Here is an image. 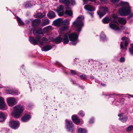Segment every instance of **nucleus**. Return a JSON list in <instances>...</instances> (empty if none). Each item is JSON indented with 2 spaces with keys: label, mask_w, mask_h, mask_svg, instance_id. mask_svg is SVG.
I'll use <instances>...</instances> for the list:
<instances>
[{
  "label": "nucleus",
  "mask_w": 133,
  "mask_h": 133,
  "mask_svg": "<svg viewBox=\"0 0 133 133\" xmlns=\"http://www.w3.org/2000/svg\"><path fill=\"white\" fill-rule=\"evenodd\" d=\"M117 6H123V7L120 8L119 9V13L121 16H127L130 14L128 17L130 18L133 17V13L131 12V9L128 2L121 1Z\"/></svg>",
  "instance_id": "1"
},
{
  "label": "nucleus",
  "mask_w": 133,
  "mask_h": 133,
  "mask_svg": "<svg viewBox=\"0 0 133 133\" xmlns=\"http://www.w3.org/2000/svg\"><path fill=\"white\" fill-rule=\"evenodd\" d=\"M84 17L81 16L78 17L76 20L73 23L72 26L75 28L78 32H80L84 25Z\"/></svg>",
  "instance_id": "2"
},
{
  "label": "nucleus",
  "mask_w": 133,
  "mask_h": 133,
  "mask_svg": "<svg viewBox=\"0 0 133 133\" xmlns=\"http://www.w3.org/2000/svg\"><path fill=\"white\" fill-rule=\"evenodd\" d=\"M41 38V36L38 35L36 37L35 39L31 37H29V40L33 45H35L39 44L40 45H42L44 44L43 42H46L48 41V39L45 37H42L40 40V39Z\"/></svg>",
  "instance_id": "3"
},
{
  "label": "nucleus",
  "mask_w": 133,
  "mask_h": 133,
  "mask_svg": "<svg viewBox=\"0 0 133 133\" xmlns=\"http://www.w3.org/2000/svg\"><path fill=\"white\" fill-rule=\"evenodd\" d=\"M24 108L20 105H17L14 107V110L11 113L12 116L16 118H18L22 114Z\"/></svg>",
  "instance_id": "4"
},
{
  "label": "nucleus",
  "mask_w": 133,
  "mask_h": 133,
  "mask_svg": "<svg viewBox=\"0 0 133 133\" xmlns=\"http://www.w3.org/2000/svg\"><path fill=\"white\" fill-rule=\"evenodd\" d=\"M78 35L75 33L69 34V38L72 45H75L78 42Z\"/></svg>",
  "instance_id": "5"
},
{
  "label": "nucleus",
  "mask_w": 133,
  "mask_h": 133,
  "mask_svg": "<svg viewBox=\"0 0 133 133\" xmlns=\"http://www.w3.org/2000/svg\"><path fill=\"white\" fill-rule=\"evenodd\" d=\"M118 23L117 21L115 20H114L112 21L111 23L109 24V26L111 29L115 30H119L124 29V28H119L118 26Z\"/></svg>",
  "instance_id": "6"
},
{
  "label": "nucleus",
  "mask_w": 133,
  "mask_h": 133,
  "mask_svg": "<svg viewBox=\"0 0 133 133\" xmlns=\"http://www.w3.org/2000/svg\"><path fill=\"white\" fill-rule=\"evenodd\" d=\"M65 127L67 130L69 131H72L74 129V124L71 121L66 119Z\"/></svg>",
  "instance_id": "7"
},
{
  "label": "nucleus",
  "mask_w": 133,
  "mask_h": 133,
  "mask_svg": "<svg viewBox=\"0 0 133 133\" xmlns=\"http://www.w3.org/2000/svg\"><path fill=\"white\" fill-rule=\"evenodd\" d=\"M108 9L105 7H101L99 10L97 12V14L100 18L102 17L106 13L108 12Z\"/></svg>",
  "instance_id": "8"
},
{
  "label": "nucleus",
  "mask_w": 133,
  "mask_h": 133,
  "mask_svg": "<svg viewBox=\"0 0 133 133\" xmlns=\"http://www.w3.org/2000/svg\"><path fill=\"white\" fill-rule=\"evenodd\" d=\"M7 103L8 105L12 107L17 104V102L16 99L13 97H9L6 99Z\"/></svg>",
  "instance_id": "9"
},
{
  "label": "nucleus",
  "mask_w": 133,
  "mask_h": 133,
  "mask_svg": "<svg viewBox=\"0 0 133 133\" xmlns=\"http://www.w3.org/2000/svg\"><path fill=\"white\" fill-rule=\"evenodd\" d=\"M20 123L18 121H12L9 122V125L12 129H17L19 127Z\"/></svg>",
  "instance_id": "10"
},
{
  "label": "nucleus",
  "mask_w": 133,
  "mask_h": 133,
  "mask_svg": "<svg viewBox=\"0 0 133 133\" xmlns=\"http://www.w3.org/2000/svg\"><path fill=\"white\" fill-rule=\"evenodd\" d=\"M127 39V38L125 37H122L121 38L122 41L121 42L120 44L121 49H122L124 48L123 45H124V48L127 49L126 47L129 44Z\"/></svg>",
  "instance_id": "11"
},
{
  "label": "nucleus",
  "mask_w": 133,
  "mask_h": 133,
  "mask_svg": "<svg viewBox=\"0 0 133 133\" xmlns=\"http://www.w3.org/2000/svg\"><path fill=\"white\" fill-rule=\"evenodd\" d=\"M7 109V107L4 99L2 97L0 96V109L5 110Z\"/></svg>",
  "instance_id": "12"
},
{
  "label": "nucleus",
  "mask_w": 133,
  "mask_h": 133,
  "mask_svg": "<svg viewBox=\"0 0 133 133\" xmlns=\"http://www.w3.org/2000/svg\"><path fill=\"white\" fill-rule=\"evenodd\" d=\"M63 9V6L61 5L58 7L57 9L55 11L57 12L59 16H62L64 14Z\"/></svg>",
  "instance_id": "13"
},
{
  "label": "nucleus",
  "mask_w": 133,
  "mask_h": 133,
  "mask_svg": "<svg viewBox=\"0 0 133 133\" xmlns=\"http://www.w3.org/2000/svg\"><path fill=\"white\" fill-rule=\"evenodd\" d=\"M62 19L61 18H59L55 20L53 22L54 25L57 26H61L62 24Z\"/></svg>",
  "instance_id": "14"
},
{
  "label": "nucleus",
  "mask_w": 133,
  "mask_h": 133,
  "mask_svg": "<svg viewBox=\"0 0 133 133\" xmlns=\"http://www.w3.org/2000/svg\"><path fill=\"white\" fill-rule=\"evenodd\" d=\"M31 117L30 115L25 114L21 118V120L23 122H26L30 119Z\"/></svg>",
  "instance_id": "15"
},
{
  "label": "nucleus",
  "mask_w": 133,
  "mask_h": 133,
  "mask_svg": "<svg viewBox=\"0 0 133 133\" xmlns=\"http://www.w3.org/2000/svg\"><path fill=\"white\" fill-rule=\"evenodd\" d=\"M71 119L73 122L77 125L80 122V120L78 118L76 115H73L72 116Z\"/></svg>",
  "instance_id": "16"
},
{
  "label": "nucleus",
  "mask_w": 133,
  "mask_h": 133,
  "mask_svg": "<svg viewBox=\"0 0 133 133\" xmlns=\"http://www.w3.org/2000/svg\"><path fill=\"white\" fill-rule=\"evenodd\" d=\"M84 8L85 10L90 11H92L95 10V9L93 6L89 4L85 5Z\"/></svg>",
  "instance_id": "17"
},
{
  "label": "nucleus",
  "mask_w": 133,
  "mask_h": 133,
  "mask_svg": "<svg viewBox=\"0 0 133 133\" xmlns=\"http://www.w3.org/2000/svg\"><path fill=\"white\" fill-rule=\"evenodd\" d=\"M69 37V34L66 33L64 35L63 37V42L64 44H68L69 41L68 38Z\"/></svg>",
  "instance_id": "18"
},
{
  "label": "nucleus",
  "mask_w": 133,
  "mask_h": 133,
  "mask_svg": "<svg viewBox=\"0 0 133 133\" xmlns=\"http://www.w3.org/2000/svg\"><path fill=\"white\" fill-rule=\"evenodd\" d=\"M123 115V113H121L120 114H118V116L120 117L119 119L122 122H125L127 121L128 118L126 116H122Z\"/></svg>",
  "instance_id": "19"
},
{
  "label": "nucleus",
  "mask_w": 133,
  "mask_h": 133,
  "mask_svg": "<svg viewBox=\"0 0 133 133\" xmlns=\"http://www.w3.org/2000/svg\"><path fill=\"white\" fill-rule=\"evenodd\" d=\"M33 33L35 35L37 34H43V32H42L41 29H35L33 31Z\"/></svg>",
  "instance_id": "20"
},
{
  "label": "nucleus",
  "mask_w": 133,
  "mask_h": 133,
  "mask_svg": "<svg viewBox=\"0 0 133 133\" xmlns=\"http://www.w3.org/2000/svg\"><path fill=\"white\" fill-rule=\"evenodd\" d=\"M62 36L60 35L54 39V42L56 44H58L62 41Z\"/></svg>",
  "instance_id": "21"
},
{
  "label": "nucleus",
  "mask_w": 133,
  "mask_h": 133,
  "mask_svg": "<svg viewBox=\"0 0 133 133\" xmlns=\"http://www.w3.org/2000/svg\"><path fill=\"white\" fill-rule=\"evenodd\" d=\"M50 23L49 20L48 18H46L43 19L41 23V25L43 26L49 24Z\"/></svg>",
  "instance_id": "22"
},
{
  "label": "nucleus",
  "mask_w": 133,
  "mask_h": 133,
  "mask_svg": "<svg viewBox=\"0 0 133 133\" xmlns=\"http://www.w3.org/2000/svg\"><path fill=\"white\" fill-rule=\"evenodd\" d=\"M51 48V46L49 45H46L44 46L42 48V50L44 51H47Z\"/></svg>",
  "instance_id": "23"
},
{
  "label": "nucleus",
  "mask_w": 133,
  "mask_h": 133,
  "mask_svg": "<svg viewBox=\"0 0 133 133\" xmlns=\"http://www.w3.org/2000/svg\"><path fill=\"white\" fill-rule=\"evenodd\" d=\"M47 16L50 18H53L55 16V13L52 11H49L48 13Z\"/></svg>",
  "instance_id": "24"
},
{
  "label": "nucleus",
  "mask_w": 133,
  "mask_h": 133,
  "mask_svg": "<svg viewBox=\"0 0 133 133\" xmlns=\"http://www.w3.org/2000/svg\"><path fill=\"white\" fill-rule=\"evenodd\" d=\"M118 21L119 23L123 24H125L127 22L125 19L121 17L118 18Z\"/></svg>",
  "instance_id": "25"
},
{
  "label": "nucleus",
  "mask_w": 133,
  "mask_h": 133,
  "mask_svg": "<svg viewBox=\"0 0 133 133\" xmlns=\"http://www.w3.org/2000/svg\"><path fill=\"white\" fill-rule=\"evenodd\" d=\"M65 14L66 15L71 16L72 15V12L70 9H68L65 11Z\"/></svg>",
  "instance_id": "26"
},
{
  "label": "nucleus",
  "mask_w": 133,
  "mask_h": 133,
  "mask_svg": "<svg viewBox=\"0 0 133 133\" xmlns=\"http://www.w3.org/2000/svg\"><path fill=\"white\" fill-rule=\"evenodd\" d=\"M7 93L9 94H12L14 95H16L18 94H16V92L14 91L13 90L11 89L10 88H8L6 89Z\"/></svg>",
  "instance_id": "27"
},
{
  "label": "nucleus",
  "mask_w": 133,
  "mask_h": 133,
  "mask_svg": "<svg viewBox=\"0 0 133 133\" xmlns=\"http://www.w3.org/2000/svg\"><path fill=\"white\" fill-rule=\"evenodd\" d=\"M40 22L41 20L40 19H35L33 21L32 23L33 25H36Z\"/></svg>",
  "instance_id": "28"
},
{
  "label": "nucleus",
  "mask_w": 133,
  "mask_h": 133,
  "mask_svg": "<svg viewBox=\"0 0 133 133\" xmlns=\"http://www.w3.org/2000/svg\"><path fill=\"white\" fill-rule=\"evenodd\" d=\"M52 27L51 26L49 25L44 28L43 29L44 31L45 32H47L49 30H52Z\"/></svg>",
  "instance_id": "29"
},
{
  "label": "nucleus",
  "mask_w": 133,
  "mask_h": 133,
  "mask_svg": "<svg viewBox=\"0 0 133 133\" xmlns=\"http://www.w3.org/2000/svg\"><path fill=\"white\" fill-rule=\"evenodd\" d=\"M60 2L64 3L68 5L69 4V0H59Z\"/></svg>",
  "instance_id": "30"
},
{
  "label": "nucleus",
  "mask_w": 133,
  "mask_h": 133,
  "mask_svg": "<svg viewBox=\"0 0 133 133\" xmlns=\"http://www.w3.org/2000/svg\"><path fill=\"white\" fill-rule=\"evenodd\" d=\"M110 20V19L109 17H106L103 19L102 21L104 23H107L109 22Z\"/></svg>",
  "instance_id": "31"
},
{
  "label": "nucleus",
  "mask_w": 133,
  "mask_h": 133,
  "mask_svg": "<svg viewBox=\"0 0 133 133\" xmlns=\"http://www.w3.org/2000/svg\"><path fill=\"white\" fill-rule=\"evenodd\" d=\"M87 132V131L85 129L81 128H79L78 131V133H86Z\"/></svg>",
  "instance_id": "32"
},
{
  "label": "nucleus",
  "mask_w": 133,
  "mask_h": 133,
  "mask_svg": "<svg viewBox=\"0 0 133 133\" xmlns=\"http://www.w3.org/2000/svg\"><path fill=\"white\" fill-rule=\"evenodd\" d=\"M83 2V4H87L89 1L94 2H96L97 0H82Z\"/></svg>",
  "instance_id": "33"
},
{
  "label": "nucleus",
  "mask_w": 133,
  "mask_h": 133,
  "mask_svg": "<svg viewBox=\"0 0 133 133\" xmlns=\"http://www.w3.org/2000/svg\"><path fill=\"white\" fill-rule=\"evenodd\" d=\"M69 28V26H63L61 27L60 28V30L62 31H64L67 29Z\"/></svg>",
  "instance_id": "34"
},
{
  "label": "nucleus",
  "mask_w": 133,
  "mask_h": 133,
  "mask_svg": "<svg viewBox=\"0 0 133 133\" xmlns=\"http://www.w3.org/2000/svg\"><path fill=\"white\" fill-rule=\"evenodd\" d=\"M4 114L2 113H0V122L3 121L5 119Z\"/></svg>",
  "instance_id": "35"
},
{
  "label": "nucleus",
  "mask_w": 133,
  "mask_h": 133,
  "mask_svg": "<svg viewBox=\"0 0 133 133\" xmlns=\"http://www.w3.org/2000/svg\"><path fill=\"white\" fill-rule=\"evenodd\" d=\"M101 39L102 41H104L106 39V36L103 32H102L100 36Z\"/></svg>",
  "instance_id": "36"
},
{
  "label": "nucleus",
  "mask_w": 133,
  "mask_h": 133,
  "mask_svg": "<svg viewBox=\"0 0 133 133\" xmlns=\"http://www.w3.org/2000/svg\"><path fill=\"white\" fill-rule=\"evenodd\" d=\"M62 23L65 25H68L70 24V22L68 20L65 19L63 21L62 20Z\"/></svg>",
  "instance_id": "37"
},
{
  "label": "nucleus",
  "mask_w": 133,
  "mask_h": 133,
  "mask_svg": "<svg viewBox=\"0 0 133 133\" xmlns=\"http://www.w3.org/2000/svg\"><path fill=\"white\" fill-rule=\"evenodd\" d=\"M130 53L132 55H133V44H130V47L129 50Z\"/></svg>",
  "instance_id": "38"
},
{
  "label": "nucleus",
  "mask_w": 133,
  "mask_h": 133,
  "mask_svg": "<svg viewBox=\"0 0 133 133\" xmlns=\"http://www.w3.org/2000/svg\"><path fill=\"white\" fill-rule=\"evenodd\" d=\"M44 16V15H43L41 13H39L37 14L36 15V17L39 18H41Z\"/></svg>",
  "instance_id": "39"
},
{
  "label": "nucleus",
  "mask_w": 133,
  "mask_h": 133,
  "mask_svg": "<svg viewBox=\"0 0 133 133\" xmlns=\"http://www.w3.org/2000/svg\"><path fill=\"white\" fill-rule=\"evenodd\" d=\"M17 18L18 22L20 25H22L24 24V23L23 22V21L20 18H19L18 17H17Z\"/></svg>",
  "instance_id": "40"
},
{
  "label": "nucleus",
  "mask_w": 133,
  "mask_h": 133,
  "mask_svg": "<svg viewBox=\"0 0 133 133\" xmlns=\"http://www.w3.org/2000/svg\"><path fill=\"white\" fill-rule=\"evenodd\" d=\"M133 129V126L131 125L128 127L127 129V131H130Z\"/></svg>",
  "instance_id": "41"
},
{
  "label": "nucleus",
  "mask_w": 133,
  "mask_h": 133,
  "mask_svg": "<svg viewBox=\"0 0 133 133\" xmlns=\"http://www.w3.org/2000/svg\"><path fill=\"white\" fill-rule=\"evenodd\" d=\"M78 115L81 117H83L84 115L85 114L84 111H81L79 112Z\"/></svg>",
  "instance_id": "42"
},
{
  "label": "nucleus",
  "mask_w": 133,
  "mask_h": 133,
  "mask_svg": "<svg viewBox=\"0 0 133 133\" xmlns=\"http://www.w3.org/2000/svg\"><path fill=\"white\" fill-rule=\"evenodd\" d=\"M69 3L71 4L72 5L76 4V2L74 0H69Z\"/></svg>",
  "instance_id": "43"
},
{
  "label": "nucleus",
  "mask_w": 133,
  "mask_h": 133,
  "mask_svg": "<svg viewBox=\"0 0 133 133\" xmlns=\"http://www.w3.org/2000/svg\"><path fill=\"white\" fill-rule=\"evenodd\" d=\"M120 0H110V1L111 2L115 4L118 3Z\"/></svg>",
  "instance_id": "44"
},
{
  "label": "nucleus",
  "mask_w": 133,
  "mask_h": 133,
  "mask_svg": "<svg viewBox=\"0 0 133 133\" xmlns=\"http://www.w3.org/2000/svg\"><path fill=\"white\" fill-rule=\"evenodd\" d=\"M80 77L82 79H84L86 78H87L86 76L84 74H82L80 76Z\"/></svg>",
  "instance_id": "45"
},
{
  "label": "nucleus",
  "mask_w": 133,
  "mask_h": 133,
  "mask_svg": "<svg viewBox=\"0 0 133 133\" xmlns=\"http://www.w3.org/2000/svg\"><path fill=\"white\" fill-rule=\"evenodd\" d=\"M31 6L29 2L27 3H25V8H28Z\"/></svg>",
  "instance_id": "46"
},
{
  "label": "nucleus",
  "mask_w": 133,
  "mask_h": 133,
  "mask_svg": "<svg viewBox=\"0 0 133 133\" xmlns=\"http://www.w3.org/2000/svg\"><path fill=\"white\" fill-rule=\"evenodd\" d=\"M70 72L71 74L73 75H76V72L75 70H70Z\"/></svg>",
  "instance_id": "47"
},
{
  "label": "nucleus",
  "mask_w": 133,
  "mask_h": 133,
  "mask_svg": "<svg viewBox=\"0 0 133 133\" xmlns=\"http://www.w3.org/2000/svg\"><path fill=\"white\" fill-rule=\"evenodd\" d=\"M125 59L124 57H121L119 59V61L121 62H123L125 61Z\"/></svg>",
  "instance_id": "48"
},
{
  "label": "nucleus",
  "mask_w": 133,
  "mask_h": 133,
  "mask_svg": "<svg viewBox=\"0 0 133 133\" xmlns=\"http://www.w3.org/2000/svg\"><path fill=\"white\" fill-rule=\"evenodd\" d=\"M49 40L50 41H52L54 42V39L52 37H50L49 38Z\"/></svg>",
  "instance_id": "49"
},
{
  "label": "nucleus",
  "mask_w": 133,
  "mask_h": 133,
  "mask_svg": "<svg viewBox=\"0 0 133 133\" xmlns=\"http://www.w3.org/2000/svg\"><path fill=\"white\" fill-rule=\"evenodd\" d=\"M112 18H116L117 17V16L114 14L112 15Z\"/></svg>",
  "instance_id": "50"
},
{
  "label": "nucleus",
  "mask_w": 133,
  "mask_h": 133,
  "mask_svg": "<svg viewBox=\"0 0 133 133\" xmlns=\"http://www.w3.org/2000/svg\"><path fill=\"white\" fill-rule=\"evenodd\" d=\"M88 14H89L92 18H93V14H92V13L90 12H88Z\"/></svg>",
  "instance_id": "51"
},
{
  "label": "nucleus",
  "mask_w": 133,
  "mask_h": 133,
  "mask_svg": "<svg viewBox=\"0 0 133 133\" xmlns=\"http://www.w3.org/2000/svg\"><path fill=\"white\" fill-rule=\"evenodd\" d=\"M94 121V119L93 118H92L90 120L89 122L90 123H92Z\"/></svg>",
  "instance_id": "52"
},
{
  "label": "nucleus",
  "mask_w": 133,
  "mask_h": 133,
  "mask_svg": "<svg viewBox=\"0 0 133 133\" xmlns=\"http://www.w3.org/2000/svg\"><path fill=\"white\" fill-rule=\"evenodd\" d=\"M91 78L92 79H94V77L93 76H91Z\"/></svg>",
  "instance_id": "53"
},
{
  "label": "nucleus",
  "mask_w": 133,
  "mask_h": 133,
  "mask_svg": "<svg viewBox=\"0 0 133 133\" xmlns=\"http://www.w3.org/2000/svg\"><path fill=\"white\" fill-rule=\"evenodd\" d=\"M100 1L101 2H104L105 0H100Z\"/></svg>",
  "instance_id": "54"
},
{
  "label": "nucleus",
  "mask_w": 133,
  "mask_h": 133,
  "mask_svg": "<svg viewBox=\"0 0 133 133\" xmlns=\"http://www.w3.org/2000/svg\"><path fill=\"white\" fill-rule=\"evenodd\" d=\"M101 84L103 86H104L105 85V84Z\"/></svg>",
  "instance_id": "55"
},
{
  "label": "nucleus",
  "mask_w": 133,
  "mask_h": 133,
  "mask_svg": "<svg viewBox=\"0 0 133 133\" xmlns=\"http://www.w3.org/2000/svg\"><path fill=\"white\" fill-rule=\"evenodd\" d=\"M26 21V23H28L29 22V21H28V20H27Z\"/></svg>",
  "instance_id": "56"
},
{
  "label": "nucleus",
  "mask_w": 133,
  "mask_h": 133,
  "mask_svg": "<svg viewBox=\"0 0 133 133\" xmlns=\"http://www.w3.org/2000/svg\"><path fill=\"white\" fill-rule=\"evenodd\" d=\"M129 95V96H131V97H133V95Z\"/></svg>",
  "instance_id": "57"
}]
</instances>
